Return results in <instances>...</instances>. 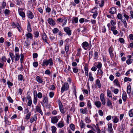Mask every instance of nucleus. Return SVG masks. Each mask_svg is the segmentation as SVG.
<instances>
[{
	"instance_id": "ea45409f",
	"label": "nucleus",
	"mask_w": 133,
	"mask_h": 133,
	"mask_svg": "<svg viewBox=\"0 0 133 133\" xmlns=\"http://www.w3.org/2000/svg\"><path fill=\"white\" fill-rule=\"evenodd\" d=\"M34 37L36 38L38 37L39 35V33L38 31H35L34 33Z\"/></svg>"
},
{
	"instance_id": "774afa93",
	"label": "nucleus",
	"mask_w": 133,
	"mask_h": 133,
	"mask_svg": "<svg viewBox=\"0 0 133 133\" xmlns=\"http://www.w3.org/2000/svg\"><path fill=\"white\" fill-rule=\"evenodd\" d=\"M51 11V9L50 7H47L45 8V11L47 13L50 12Z\"/></svg>"
},
{
	"instance_id": "4468645a",
	"label": "nucleus",
	"mask_w": 133,
	"mask_h": 133,
	"mask_svg": "<svg viewBox=\"0 0 133 133\" xmlns=\"http://www.w3.org/2000/svg\"><path fill=\"white\" fill-rule=\"evenodd\" d=\"M112 127V125L111 123H109L108 124V130L109 133L114 132Z\"/></svg>"
},
{
	"instance_id": "7ed1b4c3",
	"label": "nucleus",
	"mask_w": 133,
	"mask_h": 133,
	"mask_svg": "<svg viewBox=\"0 0 133 133\" xmlns=\"http://www.w3.org/2000/svg\"><path fill=\"white\" fill-rule=\"evenodd\" d=\"M41 35L42 39L43 41L50 45V44L47 41V40L48 38L45 33L44 32L41 34Z\"/></svg>"
},
{
	"instance_id": "bb28decb",
	"label": "nucleus",
	"mask_w": 133,
	"mask_h": 133,
	"mask_svg": "<svg viewBox=\"0 0 133 133\" xmlns=\"http://www.w3.org/2000/svg\"><path fill=\"white\" fill-rule=\"evenodd\" d=\"M112 119L113 122L115 123H117L119 121V119L116 116H113Z\"/></svg>"
},
{
	"instance_id": "c03bdc74",
	"label": "nucleus",
	"mask_w": 133,
	"mask_h": 133,
	"mask_svg": "<svg viewBox=\"0 0 133 133\" xmlns=\"http://www.w3.org/2000/svg\"><path fill=\"white\" fill-rule=\"evenodd\" d=\"M97 75H100L101 77L103 75V72L102 70L100 69L98 70Z\"/></svg>"
},
{
	"instance_id": "79ce46f5",
	"label": "nucleus",
	"mask_w": 133,
	"mask_h": 133,
	"mask_svg": "<svg viewBox=\"0 0 133 133\" xmlns=\"http://www.w3.org/2000/svg\"><path fill=\"white\" fill-rule=\"evenodd\" d=\"M93 55V51L92 50H91L89 52V60L92 57Z\"/></svg>"
},
{
	"instance_id": "37998d69",
	"label": "nucleus",
	"mask_w": 133,
	"mask_h": 133,
	"mask_svg": "<svg viewBox=\"0 0 133 133\" xmlns=\"http://www.w3.org/2000/svg\"><path fill=\"white\" fill-rule=\"evenodd\" d=\"M123 14V16L125 18L124 19H125V20L126 19L127 21H128L129 19L130 18V17L128 15L126 14L125 13H124Z\"/></svg>"
},
{
	"instance_id": "4c0bfd02",
	"label": "nucleus",
	"mask_w": 133,
	"mask_h": 133,
	"mask_svg": "<svg viewBox=\"0 0 133 133\" xmlns=\"http://www.w3.org/2000/svg\"><path fill=\"white\" fill-rule=\"evenodd\" d=\"M9 56L11 58L12 62H14V55L12 53L10 52L9 53Z\"/></svg>"
},
{
	"instance_id": "6e6d98bb",
	"label": "nucleus",
	"mask_w": 133,
	"mask_h": 133,
	"mask_svg": "<svg viewBox=\"0 0 133 133\" xmlns=\"http://www.w3.org/2000/svg\"><path fill=\"white\" fill-rule=\"evenodd\" d=\"M133 61V59H127L126 61V63L128 65H129L132 63Z\"/></svg>"
},
{
	"instance_id": "b1692460",
	"label": "nucleus",
	"mask_w": 133,
	"mask_h": 133,
	"mask_svg": "<svg viewBox=\"0 0 133 133\" xmlns=\"http://www.w3.org/2000/svg\"><path fill=\"white\" fill-rule=\"evenodd\" d=\"M69 49V44L68 43L65 45V50L67 54H68Z\"/></svg>"
},
{
	"instance_id": "864d4df0",
	"label": "nucleus",
	"mask_w": 133,
	"mask_h": 133,
	"mask_svg": "<svg viewBox=\"0 0 133 133\" xmlns=\"http://www.w3.org/2000/svg\"><path fill=\"white\" fill-rule=\"evenodd\" d=\"M97 12V8L96 7L92 9L91 10V12L92 13H95Z\"/></svg>"
},
{
	"instance_id": "2eb2a0df",
	"label": "nucleus",
	"mask_w": 133,
	"mask_h": 133,
	"mask_svg": "<svg viewBox=\"0 0 133 133\" xmlns=\"http://www.w3.org/2000/svg\"><path fill=\"white\" fill-rule=\"evenodd\" d=\"M42 103L43 104H47L48 103V97L47 96H45L44 95L43 96Z\"/></svg>"
},
{
	"instance_id": "0eeeda50",
	"label": "nucleus",
	"mask_w": 133,
	"mask_h": 133,
	"mask_svg": "<svg viewBox=\"0 0 133 133\" xmlns=\"http://www.w3.org/2000/svg\"><path fill=\"white\" fill-rule=\"evenodd\" d=\"M64 30L66 34L70 36L71 34V31L70 28L68 27H65L64 28Z\"/></svg>"
},
{
	"instance_id": "052dcab7",
	"label": "nucleus",
	"mask_w": 133,
	"mask_h": 133,
	"mask_svg": "<svg viewBox=\"0 0 133 133\" xmlns=\"http://www.w3.org/2000/svg\"><path fill=\"white\" fill-rule=\"evenodd\" d=\"M84 70L85 75L88 76V68L85 67H84Z\"/></svg>"
},
{
	"instance_id": "ddd939ff",
	"label": "nucleus",
	"mask_w": 133,
	"mask_h": 133,
	"mask_svg": "<svg viewBox=\"0 0 133 133\" xmlns=\"http://www.w3.org/2000/svg\"><path fill=\"white\" fill-rule=\"evenodd\" d=\"M114 48L113 47L111 46L109 49L108 51L110 55L111 58H113L114 57V55L113 52Z\"/></svg>"
},
{
	"instance_id": "338daca9",
	"label": "nucleus",
	"mask_w": 133,
	"mask_h": 133,
	"mask_svg": "<svg viewBox=\"0 0 133 133\" xmlns=\"http://www.w3.org/2000/svg\"><path fill=\"white\" fill-rule=\"evenodd\" d=\"M54 92H50L49 93V96L50 98H52L54 97Z\"/></svg>"
},
{
	"instance_id": "e433bc0d",
	"label": "nucleus",
	"mask_w": 133,
	"mask_h": 133,
	"mask_svg": "<svg viewBox=\"0 0 133 133\" xmlns=\"http://www.w3.org/2000/svg\"><path fill=\"white\" fill-rule=\"evenodd\" d=\"M128 114L130 117H132L133 116V109H131L129 111Z\"/></svg>"
},
{
	"instance_id": "393cba45",
	"label": "nucleus",
	"mask_w": 133,
	"mask_h": 133,
	"mask_svg": "<svg viewBox=\"0 0 133 133\" xmlns=\"http://www.w3.org/2000/svg\"><path fill=\"white\" fill-rule=\"evenodd\" d=\"M57 126L59 128H62L64 126V123L62 121H61L57 124Z\"/></svg>"
},
{
	"instance_id": "69168bd1",
	"label": "nucleus",
	"mask_w": 133,
	"mask_h": 133,
	"mask_svg": "<svg viewBox=\"0 0 133 133\" xmlns=\"http://www.w3.org/2000/svg\"><path fill=\"white\" fill-rule=\"evenodd\" d=\"M73 71L75 73H77L78 71V69L77 67H75L73 68Z\"/></svg>"
},
{
	"instance_id": "20e7f679",
	"label": "nucleus",
	"mask_w": 133,
	"mask_h": 133,
	"mask_svg": "<svg viewBox=\"0 0 133 133\" xmlns=\"http://www.w3.org/2000/svg\"><path fill=\"white\" fill-rule=\"evenodd\" d=\"M58 102L60 112L64 114L65 113V111L62 102L60 100H58Z\"/></svg>"
},
{
	"instance_id": "39448f33",
	"label": "nucleus",
	"mask_w": 133,
	"mask_h": 133,
	"mask_svg": "<svg viewBox=\"0 0 133 133\" xmlns=\"http://www.w3.org/2000/svg\"><path fill=\"white\" fill-rule=\"evenodd\" d=\"M61 118V116H55L52 117L51 118V122L52 123L55 124L56 123L58 120V119Z\"/></svg>"
},
{
	"instance_id": "e2e57ef3",
	"label": "nucleus",
	"mask_w": 133,
	"mask_h": 133,
	"mask_svg": "<svg viewBox=\"0 0 133 133\" xmlns=\"http://www.w3.org/2000/svg\"><path fill=\"white\" fill-rule=\"evenodd\" d=\"M116 22L113 20H111L110 21V24L112 26H114L116 24Z\"/></svg>"
},
{
	"instance_id": "f3484780",
	"label": "nucleus",
	"mask_w": 133,
	"mask_h": 133,
	"mask_svg": "<svg viewBox=\"0 0 133 133\" xmlns=\"http://www.w3.org/2000/svg\"><path fill=\"white\" fill-rule=\"evenodd\" d=\"M94 65L98 69H100L102 67V64L100 62H96L94 63Z\"/></svg>"
},
{
	"instance_id": "5fc2aeb1",
	"label": "nucleus",
	"mask_w": 133,
	"mask_h": 133,
	"mask_svg": "<svg viewBox=\"0 0 133 133\" xmlns=\"http://www.w3.org/2000/svg\"><path fill=\"white\" fill-rule=\"evenodd\" d=\"M7 99L9 102L11 103H13V100L12 99L11 97L10 96L7 97Z\"/></svg>"
},
{
	"instance_id": "2f4dec72",
	"label": "nucleus",
	"mask_w": 133,
	"mask_h": 133,
	"mask_svg": "<svg viewBox=\"0 0 133 133\" xmlns=\"http://www.w3.org/2000/svg\"><path fill=\"white\" fill-rule=\"evenodd\" d=\"M113 83L115 85H116L118 87H120V85L119 84V82L118 80L116 79L114 80L113 81Z\"/></svg>"
},
{
	"instance_id": "4d7b16f0",
	"label": "nucleus",
	"mask_w": 133,
	"mask_h": 133,
	"mask_svg": "<svg viewBox=\"0 0 133 133\" xmlns=\"http://www.w3.org/2000/svg\"><path fill=\"white\" fill-rule=\"evenodd\" d=\"M107 105L108 107H110V106L112 105V103L111 102V101L109 99L107 100Z\"/></svg>"
},
{
	"instance_id": "680f3d73",
	"label": "nucleus",
	"mask_w": 133,
	"mask_h": 133,
	"mask_svg": "<svg viewBox=\"0 0 133 133\" xmlns=\"http://www.w3.org/2000/svg\"><path fill=\"white\" fill-rule=\"evenodd\" d=\"M7 84L9 88H11L10 87L12 86L13 85V83L9 81H8L7 82Z\"/></svg>"
},
{
	"instance_id": "9b49d317",
	"label": "nucleus",
	"mask_w": 133,
	"mask_h": 133,
	"mask_svg": "<svg viewBox=\"0 0 133 133\" xmlns=\"http://www.w3.org/2000/svg\"><path fill=\"white\" fill-rule=\"evenodd\" d=\"M48 22L50 25L54 26L56 25V22L54 20L51 18H49L48 19Z\"/></svg>"
},
{
	"instance_id": "f704fd0d",
	"label": "nucleus",
	"mask_w": 133,
	"mask_h": 133,
	"mask_svg": "<svg viewBox=\"0 0 133 133\" xmlns=\"http://www.w3.org/2000/svg\"><path fill=\"white\" fill-rule=\"evenodd\" d=\"M127 94H130L131 91V87L130 85L127 86Z\"/></svg>"
},
{
	"instance_id": "a18cd8bd",
	"label": "nucleus",
	"mask_w": 133,
	"mask_h": 133,
	"mask_svg": "<svg viewBox=\"0 0 133 133\" xmlns=\"http://www.w3.org/2000/svg\"><path fill=\"white\" fill-rule=\"evenodd\" d=\"M87 105L88 108L90 109H91L92 108L91 105L90 101V100H88L87 102Z\"/></svg>"
},
{
	"instance_id": "a211bd4d",
	"label": "nucleus",
	"mask_w": 133,
	"mask_h": 133,
	"mask_svg": "<svg viewBox=\"0 0 133 133\" xmlns=\"http://www.w3.org/2000/svg\"><path fill=\"white\" fill-rule=\"evenodd\" d=\"M127 97V95L126 92L124 91H123L122 98L124 102L126 101Z\"/></svg>"
},
{
	"instance_id": "6e6552de",
	"label": "nucleus",
	"mask_w": 133,
	"mask_h": 133,
	"mask_svg": "<svg viewBox=\"0 0 133 133\" xmlns=\"http://www.w3.org/2000/svg\"><path fill=\"white\" fill-rule=\"evenodd\" d=\"M14 2L17 5H19L21 3V5H24L25 3V1L23 0H16Z\"/></svg>"
},
{
	"instance_id": "423d86ee",
	"label": "nucleus",
	"mask_w": 133,
	"mask_h": 133,
	"mask_svg": "<svg viewBox=\"0 0 133 133\" xmlns=\"http://www.w3.org/2000/svg\"><path fill=\"white\" fill-rule=\"evenodd\" d=\"M22 9L21 8H18V12L19 15L22 17L23 20H25V13L23 11H21Z\"/></svg>"
},
{
	"instance_id": "cd10ccee",
	"label": "nucleus",
	"mask_w": 133,
	"mask_h": 133,
	"mask_svg": "<svg viewBox=\"0 0 133 133\" xmlns=\"http://www.w3.org/2000/svg\"><path fill=\"white\" fill-rule=\"evenodd\" d=\"M25 36L27 38H30V39H32L33 38L32 35L30 32H29L26 34Z\"/></svg>"
},
{
	"instance_id": "7c9ffc66",
	"label": "nucleus",
	"mask_w": 133,
	"mask_h": 133,
	"mask_svg": "<svg viewBox=\"0 0 133 133\" xmlns=\"http://www.w3.org/2000/svg\"><path fill=\"white\" fill-rule=\"evenodd\" d=\"M107 1V0H102L101 2H99L98 4L100 7H102L104 5V2Z\"/></svg>"
},
{
	"instance_id": "a878e982",
	"label": "nucleus",
	"mask_w": 133,
	"mask_h": 133,
	"mask_svg": "<svg viewBox=\"0 0 133 133\" xmlns=\"http://www.w3.org/2000/svg\"><path fill=\"white\" fill-rule=\"evenodd\" d=\"M20 58V55L18 53H16L15 55L14 56V59L16 61H18Z\"/></svg>"
},
{
	"instance_id": "8fccbe9b",
	"label": "nucleus",
	"mask_w": 133,
	"mask_h": 133,
	"mask_svg": "<svg viewBox=\"0 0 133 133\" xmlns=\"http://www.w3.org/2000/svg\"><path fill=\"white\" fill-rule=\"evenodd\" d=\"M58 29L57 28H54L53 30H52L53 33L54 34H56L59 32Z\"/></svg>"
},
{
	"instance_id": "72a5a7b5",
	"label": "nucleus",
	"mask_w": 133,
	"mask_h": 133,
	"mask_svg": "<svg viewBox=\"0 0 133 133\" xmlns=\"http://www.w3.org/2000/svg\"><path fill=\"white\" fill-rule=\"evenodd\" d=\"M107 96L110 98L112 97V95L111 92L109 89L107 90Z\"/></svg>"
},
{
	"instance_id": "58836bf2",
	"label": "nucleus",
	"mask_w": 133,
	"mask_h": 133,
	"mask_svg": "<svg viewBox=\"0 0 133 133\" xmlns=\"http://www.w3.org/2000/svg\"><path fill=\"white\" fill-rule=\"evenodd\" d=\"M78 21V18L77 17H74L72 20V22H74L75 23H77Z\"/></svg>"
},
{
	"instance_id": "603ef678",
	"label": "nucleus",
	"mask_w": 133,
	"mask_h": 133,
	"mask_svg": "<svg viewBox=\"0 0 133 133\" xmlns=\"http://www.w3.org/2000/svg\"><path fill=\"white\" fill-rule=\"evenodd\" d=\"M16 27L18 30L19 32H21V30H22L21 27L20 26L19 24L18 23H17V25H16Z\"/></svg>"
},
{
	"instance_id": "4be33fe9",
	"label": "nucleus",
	"mask_w": 133,
	"mask_h": 133,
	"mask_svg": "<svg viewBox=\"0 0 133 133\" xmlns=\"http://www.w3.org/2000/svg\"><path fill=\"white\" fill-rule=\"evenodd\" d=\"M37 119V116L36 114H35L34 117L30 118V122L32 123L34 121H36Z\"/></svg>"
},
{
	"instance_id": "1a4fd4ad",
	"label": "nucleus",
	"mask_w": 133,
	"mask_h": 133,
	"mask_svg": "<svg viewBox=\"0 0 133 133\" xmlns=\"http://www.w3.org/2000/svg\"><path fill=\"white\" fill-rule=\"evenodd\" d=\"M26 15L28 18L30 19H32L34 17V16L33 13L30 10L27 11Z\"/></svg>"
},
{
	"instance_id": "412c9836",
	"label": "nucleus",
	"mask_w": 133,
	"mask_h": 133,
	"mask_svg": "<svg viewBox=\"0 0 133 133\" xmlns=\"http://www.w3.org/2000/svg\"><path fill=\"white\" fill-rule=\"evenodd\" d=\"M35 91H36V95H37L36 91V90L34 91V96L33 103L35 105H36L37 103V96H35Z\"/></svg>"
},
{
	"instance_id": "a19ab883",
	"label": "nucleus",
	"mask_w": 133,
	"mask_h": 133,
	"mask_svg": "<svg viewBox=\"0 0 133 133\" xmlns=\"http://www.w3.org/2000/svg\"><path fill=\"white\" fill-rule=\"evenodd\" d=\"M4 122L5 123L9 125H10V122L9 121L8 118L5 116L4 117Z\"/></svg>"
},
{
	"instance_id": "3c124183",
	"label": "nucleus",
	"mask_w": 133,
	"mask_h": 133,
	"mask_svg": "<svg viewBox=\"0 0 133 133\" xmlns=\"http://www.w3.org/2000/svg\"><path fill=\"white\" fill-rule=\"evenodd\" d=\"M121 21L123 23V24L125 28H126L128 29L127 23L126 21H125V20H124L123 19L122 20V21Z\"/></svg>"
},
{
	"instance_id": "dca6fc26",
	"label": "nucleus",
	"mask_w": 133,
	"mask_h": 133,
	"mask_svg": "<svg viewBox=\"0 0 133 133\" xmlns=\"http://www.w3.org/2000/svg\"><path fill=\"white\" fill-rule=\"evenodd\" d=\"M89 45V43L86 41L83 42L82 44V47L84 50H87L86 48L88 47Z\"/></svg>"
},
{
	"instance_id": "c9c22d12",
	"label": "nucleus",
	"mask_w": 133,
	"mask_h": 133,
	"mask_svg": "<svg viewBox=\"0 0 133 133\" xmlns=\"http://www.w3.org/2000/svg\"><path fill=\"white\" fill-rule=\"evenodd\" d=\"M117 18L119 19H120L121 21H122L123 20L122 14L120 13H119L117 14Z\"/></svg>"
},
{
	"instance_id": "9d476101",
	"label": "nucleus",
	"mask_w": 133,
	"mask_h": 133,
	"mask_svg": "<svg viewBox=\"0 0 133 133\" xmlns=\"http://www.w3.org/2000/svg\"><path fill=\"white\" fill-rule=\"evenodd\" d=\"M100 98L102 104L104 105H105L106 103L105 99L104 94L103 93H101L100 94Z\"/></svg>"
},
{
	"instance_id": "09e8293b",
	"label": "nucleus",
	"mask_w": 133,
	"mask_h": 133,
	"mask_svg": "<svg viewBox=\"0 0 133 133\" xmlns=\"http://www.w3.org/2000/svg\"><path fill=\"white\" fill-rule=\"evenodd\" d=\"M51 128L52 133H56V132L57 129L56 127L54 126H52L51 127Z\"/></svg>"
},
{
	"instance_id": "49530a36",
	"label": "nucleus",
	"mask_w": 133,
	"mask_h": 133,
	"mask_svg": "<svg viewBox=\"0 0 133 133\" xmlns=\"http://www.w3.org/2000/svg\"><path fill=\"white\" fill-rule=\"evenodd\" d=\"M24 77L21 74L18 75V79L19 81H22L23 80Z\"/></svg>"
},
{
	"instance_id": "f257e3e1",
	"label": "nucleus",
	"mask_w": 133,
	"mask_h": 133,
	"mask_svg": "<svg viewBox=\"0 0 133 133\" xmlns=\"http://www.w3.org/2000/svg\"><path fill=\"white\" fill-rule=\"evenodd\" d=\"M49 64V66H52L53 64V60L51 58H50L48 59H44L41 65L43 67L45 66H48Z\"/></svg>"
},
{
	"instance_id": "f03ea898",
	"label": "nucleus",
	"mask_w": 133,
	"mask_h": 133,
	"mask_svg": "<svg viewBox=\"0 0 133 133\" xmlns=\"http://www.w3.org/2000/svg\"><path fill=\"white\" fill-rule=\"evenodd\" d=\"M69 88V85L67 82H65L64 84L62 85L61 88V93L64 92L65 91H66Z\"/></svg>"
},
{
	"instance_id": "c85d7f7f",
	"label": "nucleus",
	"mask_w": 133,
	"mask_h": 133,
	"mask_svg": "<svg viewBox=\"0 0 133 133\" xmlns=\"http://www.w3.org/2000/svg\"><path fill=\"white\" fill-rule=\"evenodd\" d=\"M95 104L97 108H100L102 105V103L99 101H96L95 103Z\"/></svg>"
},
{
	"instance_id": "de8ad7c7",
	"label": "nucleus",
	"mask_w": 133,
	"mask_h": 133,
	"mask_svg": "<svg viewBox=\"0 0 133 133\" xmlns=\"http://www.w3.org/2000/svg\"><path fill=\"white\" fill-rule=\"evenodd\" d=\"M10 11L9 10L7 9H6L4 11V13L6 16L7 15H9L10 14Z\"/></svg>"
},
{
	"instance_id": "0e129e2a",
	"label": "nucleus",
	"mask_w": 133,
	"mask_h": 133,
	"mask_svg": "<svg viewBox=\"0 0 133 133\" xmlns=\"http://www.w3.org/2000/svg\"><path fill=\"white\" fill-rule=\"evenodd\" d=\"M38 65V63L37 62H34L33 63V66L35 67H37Z\"/></svg>"
},
{
	"instance_id": "13d9d810",
	"label": "nucleus",
	"mask_w": 133,
	"mask_h": 133,
	"mask_svg": "<svg viewBox=\"0 0 133 133\" xmlns=\"http://www.w3.org/2000/svg\"><path fill=\"white\" fill-rule=\"evenodd\" d=\"M31 115V113L30 112L26 116L25 119L26 120H28L29 119Z\"/></svg>"
},
{
	"instance_id": "473e14b6",
	"label": "nucleus",
	"mask_w": 133,
	"mask_h": 133,
	"mask_svg": "<svg viewBox=\"0 0 133 133\" xmlns=\"http://www.w3.org/2000/svg\"><path fill=\"white\" fill-rule=\"evenodd\" d=\"M96 84L98 86V88H101V83L99 79H97L96 81Z\"/></svg>"
},
{
	"instance_id": "5701e85b",
	"label": "nucleus",
	"mask_w": 133,
	"mask_h": 133,
	"mask_svg": "<svg viewBox=\"0 0 133 133\" xmlns=\"http://www.w3.org/2000/svg\"><path fill=\"white\" fill-rule=\"evenodd\" d=\"M27 30V31L29 32H31L32 31L31 27V25L29 21L28 22Z\"/></svg>"
},
{
	"instance_id": "c756f323",
	"label": "nucleus",
	"mask_w": 133,
	"mask_h": 133,
	"mask_svg": "<svg viewBox=\"0 0 133 133\" xmlns=\"http://www.w3.org/2000/svg\"><path fill=\"white\" fill-rule=\"evenodd\" d=\"M98 52L97 51H94V59L97 60L98 58Z\"/></svg>"
},
{
	"instance_id": "6ab92c4d",
	"label": "nucleus",
	"mask_w": 133,
	"mask_h": 133,
	"mask_svg": "<svg viewBox=\"0 0 133 133\" xmlns=\"http://www.w3.org/2000/svg\"><path fill=\"white\" fill-rule=\"evenodd\" d=\"M36 80L38 83H42L43 82V79H42V77L39 76H37L35 79Z\"/></svg>"
},
{
	"instance_id": "bf43d9fd",
	"label": "nucleus",
	"mask_w": 133,
	"mask_h": 133,
	"mask_svg": "<svg viewBox=\"0 0 133 133\" xmlns=\"http://www.w3.org/2000/svg\"><path fill=\"white\" fill-rule=\"evenodd\" d=\"M124 81L125 82H126L128 81L131 82V79L129 77H125L124 78Z\"/></svg>"
},
{
	"instance_id": "f8f14e48",
	"label": "nucleus",
	"mask_w": 133,
	"mask_h": 133,
	"mask_svg": "<svg viewBox=\"0 0 133 133\" xmlns=\"http://www.w3.org/2000/svg\"><path fill=\"white\" fill-rule=\"evenodd\" d=\"M36 110L40 114L42 115H43V113L42 111L40 105H39L36 106Z\"/></svg>"
},
{
	"instance_id": "aec40b11",
	"label": "nucleus",
	"mask_w": 133,
	"mask_h": 133,
	"mask_svg": "<svg viewBox=\"0 0 133 133\" xmlns=\"http://www.w3.org/2000/svg\"><path fill=\"white\" fill-rule=\"evenodd\" d=\"M109 10V12L111 14H115L116 11V8L114 7L111 8Z\"/></svg>"
}]
</instances>
